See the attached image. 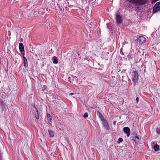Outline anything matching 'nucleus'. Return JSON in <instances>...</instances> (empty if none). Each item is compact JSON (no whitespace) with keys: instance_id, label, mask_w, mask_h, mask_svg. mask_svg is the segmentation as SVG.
I'll use <instances>...</instances> for the list:
<instances>
[{"instance_id":"nucleus-26","label":"nucleus","mask_w":160,"mask_h":160,"mask_svg":"<svg viewBox=\"0 0 160 160\" xmlns=\"http://www.w3.org/2000/svg\"><path fill=\"white\" fill-rule=\"evenodd\" d=\"M73 94H74V93H70V94H69V95H73Z\"/></svg>"},{"instance_id":"nucleus-22","label":"nucleus","mask_w":160,"mask_h":160,"mask_svg":"<svg viewBox=\"0 0 160 160\" xmlns=\"http://www.w3.org/2000/svg\"><path fill=\"white\" fill-rule=\"evenodd\" d=\"M157 133L158 134H160V129L157 128L156 130Z\"/></svg>"},{"instance_id":"nucleus-8","label":"nucleus","mask_w":160,"mask_h":160,"mask_svg":"<svg viewBox=\"0 0 160 160\" xmlns=\"http://www.w3.org/2000/svg\"><path fill=\"white\" fill-rule=\"evenodd\" d=\"M102 123L103 127L106 130H108L110 128L107 121H106Z\"/></svg>"},{"instance_id":"nucleus-17","label":"nucleus","mask_w":160,"mask_h":160,"mask_svg":"<svg viewBox=\"0 0 160 160\" xmlns=\"http://www.w3.org/2000/svg\"><path fill=\"white\" fill-rule=\"evenodd\" d=\"M48 132L49 133V135H50V136L51 137H54V133H53V132H52V131L50 130H48Z\"/></svg>"},{"instance_id":"nucleus-9","label":"nucleus","mask_w":160,"mask_h":160,"mask_svg":"<svg viewBox=\"0 0 160 160\" xmlns=\"http://www.w3.org/2000/svg\"><path fill=\"white\" fill-rule=\"evenodd\" d=\"M47 118L49 123L50 124H51L52 123V117L50 114H47Z\"/></svg>"},{"instance_id":"nucleus-24","label":"nucleus","mask_w":160,"mask_h":160,"mask_svg":"<svg viewBox=\"0 0 160 160\" xmlns=\"http://www.w3.org/2000/svg\"><path fill=\"white\" fill-rule=\"evenodd\" d=\"M63 8H61L60 9V10L59 11V12H62V9H63Z\"/></svg>"},{"instance_id":"nucleus-2","label":"nucleus","mask_w":160,"mask_h":160,"mask_svg":"<svg viewBox=\"0 0 160 160\" xmlns=\"http://www.w3.org/2000/svg\"><path fill=\"white\" fill-rule=\"evenodd\" d=\"M131 2L133 4L139 5L144 4L146 2V0H130Z\"/></svg>"},{"instance_id":"nucleus-20","label":"nucleus","mask_w":160,"mask_h":160,"mask_svg":"<svg viewBox=\"0 0 160 160\" xmlns=\"http://www.w3.org/2000/svg\"><path fill=\"white\" fill-rule=\"evenodd\" d=\"M122 138H119L118 139V141H117V142L118 143H119L120 142H122Z\"/></svg>"},{"instance_id":"nucleus-11","label":"nucleus","mask_w":160,"mask_h":160,"mask_svg":"<svg viewBox=\"0 0 160 160\" xmlns=\"http://www.w3.org/2000/svg\"><path fill=\"white\" fill-rule=\"evenodd\" d=\"M19 48L20 52H22L24 51V49L23 45L22 43H19Z\"/></svg>"},{"instance_id":"nucleus-21","label":"nucleus","mask_w":160,"mask_h":160,"mask_svg":"<svg viewBox=\"0 0 160 160\" xmlns=\"http://www.w3.org/2000/svg\"><path fill=\"white\" fill-rule=\"evenodd\" d=\"M88 116V113L87 112H85L83 115V117L84 118H86Z\"/></svg>"},{"instance_id":"nucleus-19","label":"nucleus","mask_w":160,"mask_h":160,"mask_svg":"<svg viewBox=\"0 0 160 160\" xmlns=\"http://www.w3.org/2000/svg\"><path fill=\"white\" fill-rule=\"evenodd\" d=\"M23 64L24 66L25 67H27L28 66V63L27 60H25L24 61Z\"/></svg>"},{"instance_id":"nucleus-28","label":"nucleus","mask_w":160,"mask_h":160,"mask_svg":"<svg viewBox=\"0 0 160 160\" xmlns=\"http://www.w3.org/2000/svg\"><path fill=\"white\" fill-rule=\"evenodd\" d=\"M20 40H23V39H22V38H21L20 39Z\"/></svg>"},{"instance_id":"nucleus-4","label":"nucleus","mask_w":160,"mask_h":160,"mask_svg":"<svg viewBox=\"0 0 160 160\" xmlns=\"http://www.w3.org/2000/svg\"><path fill=\"white\" fill-rule=\"evenodd\" d=\"M115 20L118 24H120L122 22V16L117 13L116 15Z\"/></svg>"},{"instance_id":"nucleus-12","label":"nucleus","mask_w":160,"mask_h":160,"mask_svg":"<svg viewBox=\"0 0 160 160\" xmlns=\"http://www.w3.org/2000/svg\"><path fill=\"white\" fill-rule=\"evenodd\" d=\"M99 117L102 122L107 121L101 113H99Z\"/></svg>"},{"instance_id":"nucleus-23","label":"nucleus","mask_w":160,"mask_h":160,"mask_svg":"<svg viewBox=\"0 0 160 160\" xmlns=\"http://www.w3.org/2000/svg\"><path fill=\"white\" fill-rule=\"evenodd\" d=\"M139 101V98L137 97L136 98V101L137 103H138Z\"/></svg>"},{"instance_id":"nucleus-5","label":"nucleus","mask_w":160,"mask_h":160,"mask_svg":"<svg viewBox=\"0 0 160 160\" xmlns=\"http://www.w3.org/2000/svg\"><path fill=\"white\" fill-rule=\"evenodd\" d=\"M133 40H146V38L142 36H137L134 37Z\"/></svg>"},{"instance_id":"nucleus-16","label":"nucleus","mask_w":160,"mask_h":160,"mask_svg":"<svg viewBox=\"0 0 160 160\" xmlns=\"http://www.w3.org/2000/svg\"><path fill=\"white\" fill-rule=\"evenodd\" d=\"M159 149V146L158 144H156L154 147V149L156 151H158Z\"/></svg>"},{"instance_id":"nucleus-14","label":"nucleus","mask_w":160,"mask_h":160,"mask_svg":"<svg viewBox=\"0 0 160 160\" xmlns=\"http://www.w3.org/2000/svg\"><path fill=\"white\" fill-rule=\"evenodd\" d=\"M107 27L111 31H114L113 28L111 24L110 23L107 24Z\"/></svg>"},{"instance_id":"nucleus-7","label":"nucleus","mask_w":160,"mask_h":160,"mask_svg":"<svg viewBox=\"0 0 160 160\" xmlns=\"http://www.w3.org/2000/svg\"><path fill=\"white\" fill-rule=\"evenodd\" d=\"M96 0H87L86 2L88 4L93 7L95 5L96 3L95 2Z\"/></svg>"},{"instance_id":"nucleus-1","label":"nucleus","mask_w":160,"mask_h":160,"mask_svg":"<svg viewBox=\"0 0 160 160\" xmlns=\"http://www.w3.org/2000/svg\"><path fill=\"white\" fill-rule=\"evenodd\" d=\"M132 79V81L135 84L137 82L138 79V72L135 71H133L131 74Z\"/></svg>"},{"instance_id":"nucleus-29","label":"nucleus","mask_w":160,"mask_h":160,"mask_svg":"<svg viewBox=\"0 0 160 160\" xmlns=\"http://www.w3.org/2000/svg\"><path fill=\"white\" fill-rule=\"evenodd\" d=\"M138 41H138H140L138 40V41Z\"/></svg>"},{"instance_id":"nucleus-3","label":"nucleus","mask_w":160,"mask_h":160,"mask_svg":"<svg viewBox=\"0 0 160 160\" xmlns=\"http://www.w3.org/2000/svg\"><path fill=\"white\" fill-rule=\"evenodd\" d=\"M160 10V2H158L156 3L155 5L154 6L153 8V13H156Z\"/></svg>"},{"instance_id":"nucleus-10","label":"nucleus","mask_w":160,"mask_h":160,"mask_svg":"<svg viewBox=\"0 0 160 160\" xmlns=\"http://www.w3.org/2000/svg\"><path fill=\"white\" fill-rule=\"evenodd\" d=\"M0 106L3 110L5 109L6 108H8L7 106L2 101L1 102Z\"/></svg>"},{"instance_id":"nucleus-25","label":"nucleus","mask_w":160,"mask_h":160,"mask_svg":"<svg viewBox=\"0 0 160 160\" xmlns=\"http://www.w3.org/2000/svg\"><path fill=\"white\" fill-rule=\"evenodd\" d=\"M23 59H24V61L25 60H27V59L25 57H24V56H23Z\"/></svg>"},{"instance_id":"nucleus-15","label":"nucleus","mask_w":160,"mask_h":160,"mask_svg":"<svg viewBox=\"0 0 160 160\" xmlns=\"http://www.w3.org/2000/svg\"><path fill=\"white\" fill-rule=\"evenodd\" d=\"M34 108H35V110H36V112L35 113V118H36V119H39V116L38 110L37 109V108H36L34 106Z\"/></svg>"},{"instance_id":"nucleus-18","label":"nucleus","mask_w":160,"mask_h":160,"mask_svg":"<svg viewBox=\"0 0 160 160\" xmlns=\"http://www.w3.org/2000/svg\"><path fill=\"white\" fill-rule=\"evenodd\" d=\"M140 137L139 136H136L134 138L135 142H138L140 140Z\"/></svg>"},{"instance_id":"nucleus-13","label":"nucleus","mask_w":160,"mask_h":160,"mask_svg":"<svg viewBox=\"0 0 160 160\" xmlns=\"http://www.w3.org/2000/svg\"><path fill=\"white\" fill-rule=\"evenodd\" d=\"M52 61L53 63L54 64H57L58 62L57 58L56 56H54L52 58Z\"/></svg>"},{"instance_id":"nucleus-27","label":"nucleus","mask_w":160,"mask_h":160,"mask_svg":"<svg viewBox=\"0 0 160 160\" xmlns=\"http://www.w3.org/2000/svg\"><path fill=\"white\" fill-rule=\"evenodd\" d=\"M70 77H68V80H70Z\"/></svg>"},{"instance_id":"nucleus-6","label":"nucleus","mask_w":160,"mask_h":160,"mask_svg":"<svg viewBox=\"0 0 160 160\" xmlns=\"http://www.w3.org/2000/svg\"><path fill=\"white\" fill-rule=\"evenodd\" d=\"M124 132L127 134L128 137H129L130 134V130L128 127H124L123 128Z\"/></svg>"}]
</instances>
